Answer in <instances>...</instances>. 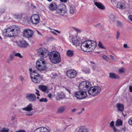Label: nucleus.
Masks as SVG:
<instances>
[{"label": "nucleus", "instance_id": "obj_12", "mask_svg": "<svg viewBox=\"0 0 132 132\" xmlns=\"http://www.w3.org/2000/svg\"><path fill=\"white\" fill-rule=\"evenodd\" d=\"M77 73L75 70L72 69L68 70L67 72V76L70 78H75L76 76Z\"/></svg>", "mask_w": 132, "mask_h": 132}, {"label": "nucleus", "instance_id": "obj_30", "mask_svg": "<svg viewBox=\"0 0 132 132\" xmlns=\"http://www.w3.org/2000/svg\"><path fill=\"white\" fill-rule=\"evenodd\" d=\"M122 122L121 120L120 119L117 120L116 122V125L117 126H119L120 125H121L122 124Z\"/></svg>", "mask_w": 132, "mask_h": 132}, {"label": "nucleus", "instance_id": "obj_52", "mask_svg": "<svg viewBox=\"0 0 132 132\" xmlns=\"http://www.w3.org/2000/svg\"><path fill=\"white\" fill-rule=\"evenodd\" d=\"M123 47L125 48H128V46L127 45V44H125L123 45Z\"/></svg>", "mask_w": 132, "mask_h": 132}, {"label": "nucleus", "instance_id": "obj_32", "mask_svg": "<svg viewBox=\"0 0 132 132\" xmlns=\"http://www.w3.org/2000/svg\"><path fill=\"white\" fill-rule=\"evenodd\" d=\"M48 100L46 98H42L39 100V101L40 102H46Z\"/></svg>", "mask_w": 132, "mask_h": 132}, {"label": "nucleus", "instance_id": "obj_13", "mask_svg": "<svg viewBox=\"0 0 132 132\" xmlns=\"http://www.w3.org/2000/svg\"><path fill=\"white\" fill-rule=\"evenodd\" d=\"M39 17L38 15L35 14L33 15L31 18V22L33 24H36L38 23L40 20Z\"/></svg>", "mask_w": 132, "mask_h": 132}, {"label": "nucleus", "instance_id": "obj_31", "mask_svg": "<svg viewBox=\"0 0 132 132\" xmlns=\"http://www.w3.org/2000/svg\"><path fill=\"white\" fill-rule=\"evenodd\" d=\"M109 18L111 21H113L115 19V16L112 14H110Z\"/></svg>", "mask_w": 132, "mask_h": 132}, {"label": "nucleus", "instance_id": "obj_60", "mask_svg": "<svg viewBox=\"0 0 132 132\" xmlns=\"http://www.w3.org/2000/svg\"><path fill=\"white\" fill-rule=\"evenodd\" d=\"M110 57L111 58L112 60H113L114 59V57L113 56H112V55H110Z\"/></svg>", "mask_w": 132, "mask_h": 132}, {"label": "nucleus", "instance_id": "obj_7", "mask_svg": "<svg viewBox=\"0 0 132 132\" xmlns=\"http://www.w3.org/2000/svg\"><path fill=\"white\" fill-rule=\"evenodd\" d=\"M74 96L77 99L81 100L85 98L87 96V94L85 91L80 90L79 91L76 92Z\"/></svg>", "mask_w": 132, "mask_h": 132}, {"label": "nucleus", "instance_id": "obj_5", "mask_svg": "<svg viewBox=\"0 0 132 132\" xmlns=\"http://www.w3.org/2000/svg\"><path fill=\"white\" fill-rule=\"evenodd\" d=\"M101 90V88L99 86L92 87L91 85V87L88 89V93L89 95L93 96H95L98 95Z\"/></svg>", "mask_w": 132, "mask_h": 132}, {"label": "nucleus", "instance_id": "obj_18", "mask_svg": "<svg viewBox=\"0 0 132 132\" xmlns=\"http://www.w3.org/2000/svg\"><path fill=\"white\" fill-rule=\"evenodd\" d=\"M34 132H49V131L45 127L39 128L36 129Z\"/></svg>", "mask_w": 132, "mask_h": 132}, {"label": "nucleus", "instance_id": "obj_26", "mask_svg": "<svg viewBox=\"0 0 132 132\" xmlns=\"http://www.w3.org/2000/svg\"><path fill=\"white\" fill-rule=\"evenodd\" d=\"M67 55L69 57H71L74 54V51L70 50H68L67 53Z\"/></svg>", "mask_w": 132, "mask_h": 132}, {"label": "nucleus", "instance_id": "obj_44", "mask_svg": "<svg viewBox=\"0 0 132 132\" xmlns=\"http://www.w3.org/2000/svg\"><path fill=\"white\" fill-rule=\"evenodd\" d=\"M114 131V132H119V130H118L116 127H113L112 128Z\"/></svg>", "mask_w": 132, "mask_h": 132}, {"label": "nucleus", "instance_id": "obj_28", "mask_svg": "<svg viewBox=\"0 0 132 132\" xmlns=\"http://www.w3.org/2000/svg\"><path fill=\"white\" fill-rule=\"evenodd\" d=\"M15 18L17 19H20L22 17V15L21 13H19L17 14H15L14 15Z\"/></svg>", "mask_w": 132, "mask_h": 132}, {"label": "nucleus", "instance_id": "obj_29", "mask_svg": "<svg viewBox=\"0 0 132 132\" xmlns=\"http://www.w3.org/2000/svg\"><path fill=\"white\" fill-rule=\"evenodd\" d=\"M76 10L74 6H71L70 7V12L71 13L73 14L75 12Z\"/></svg>", "mask_w": 132, "mask_h": 132}, {"label": "nucleus", "instance_id": "obj_34", "mask_svg": "<svg viewBox=\"0 0 132 132\" xmlns=\"http://www.w3.org/2000/svg\"><path fill=\"white\" fill-rule=\"evenodd\" d=\"M122 25V24L120 21H118L117 22V26L118 27H121Z\"/></svg>", "mask_w": 132, "mask_h": 132}, {"label": "nucleus", "instance_id": "obj_45", "mask_svg": "<svg viewBox=\"0 0 132 132\" xmlns=\"http://www.w3.org/2000/svg\"><path fill=\"white\" fill-rule=\"evenodd\" d=\"M12 60L9 57L8 58L6 62L7 63H10L11 61Z\"/></svg>", "mask_w": 132, "mask_h": 132}, {"label": "nucleus", "instance_id": "obj_62", "mask_svg": "<svg viewBox=\"0 0 132 132\" xmlns=\"http://www.w3.org/2000/svg\"><path fill=\"white\" fill-rule=\"evenodd\" d=\"M37 32L39 34V35H41V33H40L38 31H37Z\"/></svg>", "mask_w": 132, "mask_h": 132}, {"label": "nucleus", "instance_id": "obj_22", "mask_svg": "<svg viewBox=\"0 0 132 132\" xmlns=\"http://www.w3.org/2000/svg\"><path fill=\"white\" fill-rule=\"evenodd\" d=\"M93 2L94 4L98 8L101 10H104L105 9V7L101 3H98L95 2V1H94Z\"/></svg>", "mask_w": 132, "mask_h": 132}, {"label": "nucleus", "instance_id": "obj_19", "mask_svg": "<svg viewBox=\"0 0 132 132\" xmlns=\"http://www.w3.org/2000/svg\"><path fill=\"white\" fill-rule=\"evenodd\" d=\"M125 2L124 1L118 2L117 4V7L120 9H124L125 8Z\"/></svg>", "mask_w": 132, "mask_h": 132}, {"label": "nucleus", "instance_id": "obj_56", "mask_svg": "<svg viewBox=\"0 0 132 132\" xmlns=\"http://www.w3.org/2000/svg\"><path fill=\"white\" fill-rule=\"evenodd\" d=\"M51 32L53 34L55 35H57V34L54 31H51Z\"/></svg>", "mask_w": 132, "mask_h": 132}, {"label": "nucleus", "instance_id": "obj_49", "mask_svg": "<svg viewBox=\"0 0 132 132\" xmlns=\"http://www.w3.org/2000/svg\"><path fill=\"white\" fill-rule=\"evenodd\" d=\"M19 79L22 82L23 81L24 78L22 76H20L19 77Z\"/></svg>", "mask_w": 132, "mask_h": 132}, {"label": "nucleus", "instance_id": "obj_37", "mask_svg": "<svg viewBox=\"0 0 132 132\" xmlns=\"http://www.w3.org/2000/svg\"><path fill=\"white\" fill-rule=\"evenodd\" d=\"M98 46L100 47L101 48H104L102 44L100 42H99Z\"/></svg>", "mask_w": 132, "mask_h": 132}, {"label": "nucleus", "instance_id": "obj_2", "mask_svg": "<svg viewBox=\"0 0 132 132\" xmlns=\"http://www.w3.org/2000/svg\"><path fill=\"white\" fill-rule=\"evenodd\" d=\"M19 30V28L16 26L13 25L6 28L3 31V34L7 37H12L17 35Z\"/></svg>", "mask_w": 132, "mask_h": 132}, {"label": "nucleus", "instance_id": "obj_41", "mask_svg": "<svg viewBox=\"0 0 132 132\" xmlns=\"http://www.w3.org/2000/svg\"><path fill=\"white\" fill-rule=\"evenodd\" d=\"M124 70L125 69L124 68H121L119 70V72L120 73H122L124 72Z\"/></svg>", "mask_w": 132, "mask_h": 132}, {"label": "nucleus", "instance_id": "obj_11", "mask_svg": "<svg viewBox=\"0 0 132 132\" xmlns=\"http://www.w3.org/2000/svg\"><path fill=\"white\" fill-rule=\"evenodd\" d=\"M60 6V8L57 10V12L60 15H63L67 12L66 6L64 4H62Z\"/></svg>", "mask_w": 132, "mask_h": 132}, {"label": "nucleus", "instance_id": "obj_63", "mask_svg": "<svg viewBox=\"0 0 132 132\" xmlns=\"http://www.w3.org/2000/svg\"><path fill=\"white\" fill-rule=\"evenodd\" d=\"M82 111H81L80 112H79L78 113V114H79L82 113Z\"/></svg>", "mask_w": 132, "mask_h": 132}, {"label": "nucleus", "instance_id": "obj_50", "mask_svg": "<svg viewBox=\"0 0 132 132\" xmlns=\"http://www.w3.org/2000/svg\"><path fill=\"white\" fill-rule=\"evenodd\" d=\"M15 132H26V131L23 130H20L17 131H16Z\"/></svg>", "mask_w": 132, "mask_h": 132}, {"label": "nucleus", "instance_id": "obj_43", "mask_svg": "<svg viewBox=\"0 0 132 132\" xmlns=\"http://www.w3.org/2000/svg\"><path fill=\"white\" fill-rule=\"evenodd\" d=\"M69 93H70L71 90L68 87H65L64 88Z\"/></svg>", "mask_w": 132, "mask_h": 132}, {"label": "nucleus", "instance_id": "obj_6", "mask_svg": "<svg viewBox=\"0 0 132 132\" xmlns=\"http://www.w3.org/2000/svg\"><path fill=\"white\" fill-rule=\"evenodd\" d=\"M36 67L38 70L40 71L46 70V68L44 60L41 58L38 61H37L36 63Z\"/></svg>", "mask_w": 132, "mask_h": 132}, {"label": "nucleus", "instance_id": "obj_10", "mask_svg": "<svg viewBox=\"0 0 132 132\" xmlns=\"http://www.w3.org/2000/svg\"><path fill=\"white\" fill-rule=\"evenodd\" d=\"M33 31L31 29H25L23 32V36L24 37L29 39L32 37L33 35Z\"/></svg>", "mask_w": 132, "mask_h": 132}, {"label": "nucleus", "instance_id": "obj_61", "mask_svg": "<svg viewBox=\"0 0 132 132\" xmlns=\"http://www.w3.org/2000/svg\"><path fill=\"white\" fill-rule=\"evenodd\" d=\"M75 29L76 31H80V30H79V29H77L76 28Z\"/></svg>", "mask_w": 132, "mask_h": 132}, {"label": "nucleus", "instance_id": "obj_51", "mask_svg": "<svg viewBox=\"0 0 132 132\" xmlns=\"http://www.w3.org/2000/svg\"><path fill=\"white\" fill-rule=\"evenodd\" d=\"M129 19L132 22V15H130L129 16Z\"/></svg>", "mask_w": 132, "mask_h": 132}, {"label": "nucleus", "instance_id": "obj_15", "mask_svg": "<svg viewBox=\"0 0 132 132\" xmlns=\"http://www.w3.org/2000/svg\"><path fill=\"white\" fill-rule=\"evenodd\" d=\"M39 88L42 92L46 93H48L49 91V89L47 86L43 85H40Z\"/></svg>", "mask_w": 132, "mask_h": 132}, {"label": "nucleus", "instance_id": "obj_40", "mask_svg": "<svg viewBox=\"0 0 132 132\" xmlns=\"http://www.w3.org/2000/svg\"><path fill=\"white\" fill-rule=\"evenodd\" d=\"M114 122L113 121H111L110 123V125L111 127L113 128L114 126Z\"/></svg>", "mask_w": 132, "mask_h": 132}, {"label": "nucleus", "instance_id": "obj_59", "mask_svg": "<svg viewBox=\"0 0 132 132\" xmlns=\"http://www.w3.org/2000/svg\"><path fill=\"white\" fill-rule=\"evenodd\" d=\"M54 31H55L56 32H57L60 33L59 31L56 30H54Z\"/></svg>", "mask_w": 132, "mask_h": 132}, {"label": "nucleus", "instance_id": "obj_20", "mask_svg": "<svg viewBox=\"0 0 132 132\" xmlns=\"http://www.w3.org/2000/svg\"><path fill=\"white\" fill-rule=\"evenodd\" d=\"M116 106L117 109L120 111L122 112L124 109V106L122 104L118 103L116 104Z\"/></svg>", "mask_w": 132, "mask_h": 132}, {"label": "nucleus", "instance_id": "obj_47", "mask_svg": "<svg viewBox=\"0 0 132 132\" xmlns=\"http://www.w3.org/2000/svg\"><path fill=\"white\" fill-rule=\"evenodd\" d=\"M94 27L98 28H100L101 27V24L100 23L98 24H97L95 25Z\"/></svg>", "mask_w": 132, "mask_h": 132}, {"label": "nucleus", "instance_id": "obj_9", "mask_svg": "<svg viewBox=\"0 0 132 132\" xmlns=\"http://www.w3.org/2000/svg\"><path fill=\"white\" fill-rule=\"evenodd\" d=\"M38 53L41 57L45 58L49 56V52L47 49L43 47L40 48L38 50Z\"/></svg>", "mask_w": 132, "mask_h": 132}, {"label": "nucleus", "instance_id": "obj_39", "mask_svg": "<svg viewBox=\"0 0 132 132\" xmlns=\"http://www.w3.org/2000/svg\"><path fill=\"white\" fill-rule=\"evenodd\" d=\"M128 122L129 125H132V117H130L129 118Z\"/></svg>", "mask_w": 132, "mask_h": 132}, {"label": "nucleus", "instance_id": "obj_21", "mask_svg": "<svg viewBox=\"0 0 132 132\" xmlns=\"http://www.w3.org/2000/svg\"><path fill=\"white\" fill-rule=\"evenodd\" d=\"M72 42L74 45L77 46L79 44H81V41L78 39L76 37H74L72 39Z\"/></svg>", "mask_w": 132, "mask_h": 132}, {"label": "nucleus", "instance_id": "obj_23", "mask_svg": "<svg viewBox=\"0 0 132 132\" xmlns=\"http://www.w3.org/2000/svg\"><path fill=\"white\" fill-rule=\"evenodd\" d=\"M109 77L112 79H117L119 78V76L117 74L113 72H111L109 74Z\"/></svg>", "mask_w": 132, "mask_h": 132}, {"label": "nucleus", "instance_id": "obj_36", "mask_svg": "<svg viewBox=\"0 0 132 132\" xmlns=\"http://www.w3.org/2000/svg\"><path fill=\"white\" fill-rule=\"evenodd\" d=\"M15 55L16 56L19 57V58H22V56L19 53H17L15 54Z\"/></svg>", "mask_w": 132, "mask_h": 132}, {"label": "nucleus", "instance_id": "obj_38", "mask_svg": "<svg viewBox=\"0 0 132 132\" xmlns=\"http://www.w3.org/2000/svg\"><path fill=\"white\" fill-rule=\"evenodd\" d=\"M120 32L119 31H117V35H116V38L117 39H118L119 37V36L120 35Z\"/></svg>", "mask_w": 132, "mask_h": 132}, {"label": "nucleus", "instance_id": "obj_27", "mask_svg": "<svg viewBox=\"0 0 132 132\" xmlns=\"http://www.w3.org/2000/svg\"><path fill=\"white\" fill-rule=\"evenodd\" d=\"M78 131L79 132H88L86 128L82 126L80 127Z\"/></svg>", "mask_w": 132, "mask_h": 132}, {"label": "nucleus", "instance_id": "obj_64", "mask_svg": "<svg viewBox=\"0 0 132 132\" xmlns=\"http://www.w3.org/2000/svg\"><path fill=\"white\" fill-rule=\"evenodd\" d=\"M90 63H91V64H94V63H93V62L92 61H91L90 62Z\"/></svg>", "mask_w": 132, "mask_h": 132}, {"label": "nucleus", "instance_id": "obj_35", "mask_svg": "<svg viewBox=\"0 0 132 132\" xmlns=\"http://www.w3.org/2000/svg\"><path fill=\"white\" fill-rule=\"evenodd\" d=\"M64 95H63L60 94L58 95L57 96V97H58L59 99H61L64 98Z\"/></svg>", "mask_w": 132, "mask_h": 132}, {"label": "nucleus", "instance_id": "obj_55", "mask_svg": "<svg viewBox=\"0 0 132 132\" xmlns=\"http://www.w3.org/2000/svg\"><path fill=\"white\" fill-rule=\"evenodd\" d=\"M76 109H73L71 111L72 112H74L76 111Z\"/></svg>", "mask_w": 132, "mask_h": 132}, {"label": "nucleus", "instance_id": "obj_57", "mask_svg": "<svg viewBox=\"0 0 132 132\" xmlns=\"http://www.w3.org/2000/svg\"><path fill=\"white\" fill-rule=\"evenodd\" d=\"M60 1L62 2H66L67 0H60Z\"/></svg>", "mask_w": 132, "mask_h": 132}, {"label": "nucleus", "instance_id": "obj_42", "mask_svg": "<svg viewBox=\"0 0 132 132\" xmlns=\"http://www.w3.org/2000/svg\"><path fill=\"white\" fill-rule=\"evenodd\" d=\"M14 54H11L9 57L12 60H13L14 58Z\"/></svg>", "mask_w": 132, "mask_h": 132}, {"label": "nucleus", "instance_id": "obj_53", "mask_svg": "<svg viewBox=\"0 0 132 132\" xmlns=\"http://www.w3.org/2000/svg\"><path fill=\"white\" fill-rule=\"evenodd\" d=\"M129 89L130 92H132V86H130L129 87Z\"/></svg>", "mask_w": 132, "mask_h": 132}, {"label": "nucleus", "instance_id": "obj_3", "mask_svg": "<svg viewBox=\"0 0 132 132\" xmlns=\"http://www.w3.org/2000/svg\"><path fill=\"white\" fill-rule=\"evenodd\" d=\"M49 58L51 62L54 64L59 63L61 60L59 53L56 51H53L50 53Z\"/></svg>", "mask_w": 132, "mask_h": 132}, {"label": "nucleus", "instance_id": "obj_24", "mask_svg": "<svg viewBox=\"0 0 132 132\" xmlns=\"http://www.w3.org/2000/svg\"><path fill=\"white\" fill-rule=\"evenodd\" d=\"M66 108L65 106H61L56 111L57 113L60 114L62 113Z\"/></svg>", "mask_w": 132, "mask_h": 132}, {"label": "nucleus", "instance_id": "obj_17", "mask_svg": "<svg viewBox=\"0 0 132 132\" xmlns=\"http://www.w3.org/2000/svg\"><path fill=\"white\" fill-rule=\"evenodd\" d=\"M57 8V5L54 3H51L48 6L49 10L51 11H54Z\"/></svg>", "mask_w": 132, "mask_h": 132}, {"label": "nucleus", "instance_id": "obj_1", "mask_svg": "<svg viewBox=\"0 0 132 132\" xmlns=\"http://www.w3.org/2000/svg\"><path fill=\"white\" fill-rule=\"evenodd\" d=\"M96 44V43L93 41H85L81 44V49L82 51L86 52L92 51L95 48Z\"/></svg>", "mask_w": 132, "mask_h": 132}, {"label": "nucleus", "instance_id": "obj_46", "mask_svg": "<svg viewBox=\"0 0 132 132\" xmlns=\"http://www.w3.org/2000/svg\"><path fill=\"white\" fill-rule=\"evenodd\" d=\"M102 57L103 58V59L106 60L107 61L108 60L107 56L105 55H103V56H102Z\"/></svg>", "mask_w": 132, "mask_h": 132}, {"label": "nucleus", "instance_id": "obj_33", "mask_svg": "<svg viewBox=\"0 0 132 132\" xmlns=\"http://www.w3.org/2000/svg\"><path fill=\"white\" fill-rule=\"evenodd\" d=\"M9 130L8 129L4 128L1 130V132H8Z\"/></svg>", "mask_w": 132, "mask_h": 132}, {"label": "nucleus", "instance_id": "obj_4", "mask_svg": "<svg viewBox=\"0 0 132 132\" xmlns=\"http://www.w3.org/2000/svg\"><path fill=\"white\" fill-rule=\"evenodd\" d=\"M30 77L33 82L35 83H39L40 81V78L39 75L37 71L32 70L31 68L29 69Z\"/></svg>", "mask_w": 132, "mask_h": 132}, {"label": "nucleus", "instance_id": "obj_16", "mask_svg": "<svg viewBox=\"0 0 132 132\" xmlns=\"http://www.w3.org/2000/svg\"><path fill=\"white\" fill-rule=\"evenodd\" d=\"M33 110L32 105L31 104H30L26 107L21 109L19 111L22 112V110H24L27 111H30Z\"/></svg>", "mask_w": 132, "mask_h": 132}, {"label": "nucleus", "instance_id": "obj_58", "mask_svg": "<svg viewBox=\"0 0 132 132\" xmlns=\"http://www.w3.org/2000/svg\"><path fill=\"white\" fill-rule=\"evenodd\" d=\"M90 72V70L89 69H88L87 71L86 72V73H89Z\"/></svg>", "mask_w": 132, "mask_h": 132}, {"label": "nucleus", "instance_id": "obj_8", "mask_svg": "<svg viewBox=\"0 0 132 132\" xmlns=\"http://www.w3.org/2000/svg\"><path fill=\"white\" fill-rule=\"evenodd\" d=\"M91 84L89 82L84 81L82 82L79 85V89L83 90L88 89L91 87Z\"/></svg>", "mask_w": 132, "mask_h": 132}, {"label": "nucleus", "instance_id": "obj_54", "mask_svg": "<svg viewBox=\"0 0 132 132\" xmlns=\"http://www.w3.org/2000/svg\"><path fill=\"white\" fill-rule=\"evenodd\" d=\"M52 96V95L51 93H50L48 95V97L50 98H51Z\"/></svg>", "mask_w": 132, "mask_h": 132}, {"label": "nucleus", "instance_id": "obj_25", "mask_svg": "<svg viewBox=\"0 0 132 132\" xmlns=\"http://www.w3.org/2000/svg\"><path fill=\"white\" fill-rule=\"evenodd\" d=\"M19 46L22 47H26L28 45V44L24 40L20 41Z\"/></svg>", "mask_w": 132, "mask_h": 132}, {"label": "nucleus", "instance_id": "obj_48", "mask_svg": "<svg viewBox=\"0 0 132 132\" xmlns=\"http://www.w3.org/2000/svg\"><path fill=\"white\" fill-rule=\"evenodd\" d=\"M36 92H35L36 94L38 96H40V94H39V91L37 89H36Z\"/></svg>", "mask_w": 132, "mask_h": 132}, {"label": "nucleus", "instance_id": "obj_14", "mask_svg": "<svg viewBox=\"0 0 132 132\" xmlns=\"http://www.w3.org/2000/svg\"><path fill=\"white\" fill-rule=\"evenodd\" d=\"M26 98L28 100L31 102H34L36 99V96L34 94H30L27 95Z\"/></svg>", "mask_w": 132, "mask_h": 132}]
</instances>
